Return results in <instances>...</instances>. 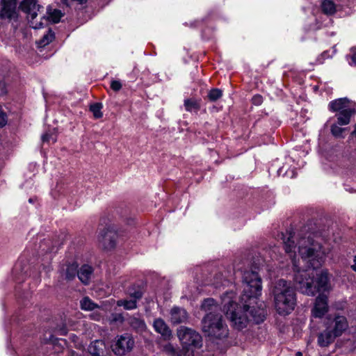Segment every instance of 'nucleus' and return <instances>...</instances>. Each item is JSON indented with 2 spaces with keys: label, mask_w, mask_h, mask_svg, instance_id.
Instances as JSON below:
<instances>
[{
  "label": "nucleus",
  "mask_w": 356,
  "mask_h": 356,
  "mask_svg": "<svg viewBox=\"0 0 356 356\" xmlns=\"http://www.w3.org/2000/svg\"><path fill=\"white\" fill-rule=\"evenodd\" d=\"M124 317L121 314H113L110 317L111 323H122Z\"/></svg>",
  "instance_id": "7c9ffc66"
},
{
  "label": "nucleus",
  "mask_w": 356,
  "mask_h": 356,
  "mask_svg": "<svg viewBox=\"0 0 356 356\" xmlns=\"http://www.w3.org/2000/svg\"><path fill=\"white\" fill-rule=\"evenodd\" d=\"M272 295L275 309L280 315L286 316L294 310L296 294L290 282L282 279L277 280L272 289Z\"/></svg>",
  "instance_id": "7ed1b4c3"
},
{
  "label": "nucleus",
  "mask_w": 356,
  "mask_h": 356,
  "mask_svg": "<svg viewBox=\"0 0 356 356\" xmlns=\"http://www.w3.org/2000/svg\"><path fill=\"white\" fill-rule=\"evenodd\" d=\"M177 335L184 356H194L195 351L201 348L202 346V337L195 330L180 326L177 330Z\"/></svg>",
  "instance_id": "20e7f679"
},
{
  "label": "nucleus",
  "mask_w": 356,
  "mask_h": 356,
  "mask_svg": "<svg viewBox=\"0 0 356 356\" xmlns=\"http://www.w3.org/2000/svg\"><path fill=\"white\" fill-rule=\"evenodd\" d=\"M42 140L43 142H50V141H52L53 143H54V142H56V138L55 136H53V134L46 133V134L42 135Z\"/></svg>",
  "instance_id": "473e14b6"
},
{
  "label": "nucleus",
  "mask_w": 356,
  "mask_h": 356,
  "mask_svg": "<svg viewBox=\"0 0 356 356\" xmlns=\"http://www.w3.org/2000/svg\"><path fill=\"white\" fill-rule=\"evenodd\" d=\"M350 64L356 66V50L353 52Z\"/></svg>",
  "instance_id": "58836bf2"
},
{
  "label": "nucleus",
  "mask_w": 356,
  "mask_h": 356,
  "mask_svg": "<svg viewBox=\"0 0 356 356\" xmlns=\"http://www.w3.org/2000/svg\"><path fill=\"white\" fill-rule=\"evenodd\" d=\"M184 106L188 111H197L200 108V104L195 99H188L184 101Z\"/></svg>",
  "instance_id": "393cba45"
},
{
  "label": "nucleus",
  "mask_w": 356,
  "mask_h": 356,
  "mask_svg": "<svg viewBox=\"0 0 356 356\" xmlns=\"http://www.w3.org/2000/svg\"><path fill=\"white\" fill-rule=\"evenodd\" d=\"M142 289L138 287H133L129 289L128 295L129 299H122L117 301V305L123 307L125 309L131 310L137 307V301L143 296Z\"/></svg>",
  "instance_id": "1a4fd4ad"
},
{
  "label": "nucleus",
  "mask_w": 356,
  "mask_h": 356,
  "mask_svg": "<svg viewBox=\"0 0 356 356\" xmlns=\"http://www.w3.org/2000/svg\"><path fill=\"white\" fill-rule=\"evenodd\" d=\"M117 233L110 228L101 232L98 236V240L105 249H112L115 246Z\"/></svg>",
  "instance_id": "9b49d317"
},
{
  "label": "nucleus",
  "mask_w": 356,
  "mask_h": 356,
  "mask_svg": "<svg viewBox=\"0 0 356 356\" xmlns=\"http://www.w3.org/2000/svg\"><path fill=\"white\" fill-rule=\"evenodd\" d=\"M8 121L7 115L3 111L1 108H0V127H4Z\"/></svg>",
  "instance_id": "2f4dec72"
},
{
  "label": "nucleus",
  "mask_w": 356,
  "mask_h": 356,
  "mask_svg": "<svg viewBox=\"0 0 356 356\" xmlns=\"http://www.w3.org/2000/svg\"><path fill=\"white\" fill-rule=\"evenodd\" d=\"M86 1L87 0H61L63 3L65 4L66 6H70L73 3H83Z\"/></svg>",
  "instance_id": "f704fd0d"
},
{
  "label": "nucleus",
  "mask_w": 356,
  "mask_h": 356,
  "mask_svg": "<svg viewBox=\"0 0 356 356\" xmlns=\"http://www.w3.org/2000/svg\"><path fill=\"white\" fill-rule=\"evenodd\" d=\"M92 272L93 269L90 266L84 264L79 270H78L77 276L83 284H88L90 282Z\"/></svg>",
  "instance_id": "f3484780"
},
{
  "label": "nucleus",
  "mask_w": 356,
  "mask_h": 356,
  "mask_svg": "<svg viewBox=\"0 0 356 356\" xmlns=\"http://www.w3.org/2000/svg\"><path fill=\"white\" fill-rule=\"evenodd\" d=\"M54 249H55V248H54V247H52L50 250H49V252L50 253H51V252H55V250H54Z\"/></svg>",
  "instance_id": "37998d69"
},
{
  "label": "nucleus",
  "mask_w": 356,
  "mask_h": 356,
  "mask_svg": "<svg viewBox=\"0 0 356 356\" xmlns=\"http://www.w3.org/2000/svg\"><path fill=\"white\" fill-rule=\"evenodd\" d=\"M153 327L156 332L161 334L163 340L169 341L172 338V332L163 319L161 318L154 319Z\"/></svg>",
  "instance_id": "f8f14e48"
},
{
  "label": "nucleus",
  "mask_w": 356,
  "mask_h": 356,
  "mask_svg": "<svg viewBox=\"0 0 356 356\" xmlns=\"http://www.w3.org/2000/svg\"><path fill=\"white\" fill-rule=\"evenodd\" d=\"M355 113V108H348L346 111L339 112L336 114L337 123L341 126L347 125L350 122L351 117Z\"/></svg>",
  "instance_id": "6ab92c4d"
},
{
  "label": "nucleus",
  "mask_w": 356,
  "mask_h": 356,
  "mask_svg": "<svg viewBox=\"0 0 356 356\" xmlns=\"http://www.w3.org/2000/svg\"><path fill=\"white\" fill-rule=\"evenodd\" d=\"M325 325L336 337H340L348 327L346 318L339 315L329 318Z\"/></svg>",
  "instance_id": "6e6552de"
},
{
  "label": "nucleus",
  "mask_w": 356,
  "mask_h": 356,
  "mask_svg": "<svg viewBox=\"0 0 356 356\" xmlns=\"http://www.w3.org/2000/svg\"><path fill=\"white\" fill-rule=\"evenodd\" d=\"M202 331L208 336L216 339L225 338L228 336L227 326L224 323L222 316L219 314H207L202 320Z\"/></svg>",
  "instance_id": "39448f33"
},
{
  "label": "nucleus",
  "mask_w": 356,
  "mask_h": 356,
  "mask_svg": "<svg viewBox=\"0 0 356 356\" xmlns=\"http://www.w3.org/2000/svg\"><path fill=\"white\" fill-rule=\"evenodd\" d=\"M202 309L205 312H207V314L211 312L213 314H217L218 305L216 304V302L213 298H207L202 302Z\"/></svg>",
  "instance_id": "4be33fe9"
},
{
  "label": "nucleus",
  "mask_w": 356,
  "mask_h": 356,
  "mask_svg": "<svg viewBox=\"0 0 356 356\" xmlns=\"http://www.w3.org/2000/svg\"><path fill=\"white\" fill-rule=\"evenodd\" d=\"M243 293L240 300L243 307L233 300L234 293L227 292L222 297V303L226 316L237 330L246 327L248 321L255 323L263 322L266 316L264 302H259L261 295L262 281L255 270H245L242 274Z\"/></svg>",
  "instance_id": "f03ea898"
},
{
  "label": "nucleus",
  "mask_w": 356,
  "mask_h": 356,
  "mask_svg": "<svg viewBox=\"0 0 356 356\" xmlns=\"http://www.w3.org/2000/svg\"><path fill=\"white\" fill-rule=\"evenodd\" d=\"M134 339L128 333L118 335L113 341L111 348L113 353L118 356H122L131 351L134 346Z\"/></svg>",
  "instance_id": "423d86ee"
},
{
  "label": "nucleus",
  "mask_w": 356,
  "mask_h": 356,
  "mask_svg": "<svg viewBox=\"0 0 356 356\" xmlns=\"http://www.w3.org/2000/svg\"><path fill=\"white\" fill-rule=\"evenodd\" d=\"M350 0H338L339 2L341 3V6H348Z\"/></svg>",
  "instance_id": "ea45409f"
},
{
  "label": "nucleus",
  "mask_w": 356,
  "mask_h": 356,
  "mask_svg": "<svg viewBox=\"0 0 356 356\" xmlns=\"http://www.w3.org/2000/svg\"><path fill=\"white\" fill-rule=\"evenodd\" d=\"M81 307L83 310H92L97 307V305L95 304L89 298L86 297L83 298L80 302Z\"/></svg>",
  "instance_id": "a878e982"
},
{
  "label": "nucleus",
  "mask_w": 356,
  "mask_h": 356,
  "mask_svg": "<svg viewBox=\"0 0 356 356\" xmlns=\"http://www.w3.org/2000/svg\"><path fill=\"white\" fill-rule=\"evenodd\" d=\"M45 269H46L47 272H49L51 270V268L49 266L45 267Z\"/></svg>",
  "instance_id": "a18cd8bd"
},
{
  "label": "nucleus",
  "mask_w": 356,
  "mask_h": 356,
  "mask_svg": "<svg viewBox=\"0 0 356 356\" xmlns=\"http://www.w3.org/2000/svg\"><path fill=\"white\" fill-rule=\"evenodd\" d=\"M341 125L337 124H334L331 126L330 131L332 134L336 138H343V133L346 130V128H341Z\"/></svg>",
  "instance_id": "cd10ccee"
},
{
  "label": "nucleus",
  "mask_w": 356,
  "mask_h": 356,
  "mask_svg": "<svg viewBox=\"0 0 356 356\" xmlns=\"http://www.w3.org/2000/svg\"><path fill=\"white\" fill-rule=\"evenodd\" d=\"M129 323L134 329L138 331H143L146 327V325L144 321L138 318H131Z\"/></svg>",
  "instance_id": "b1692460"
},
{
  "label": "nucleus",
  "mask_w": 356,
  "mask_h": 356,
  "mask_svg": "<svg viewBox=\"0 0 356 356\" xmlns=\"http://www.w3.org/2000/svg\"><path fill=\"white\" fill-rule=\"evenodd\" d=\"M296 356H302V353H301V352H297V353H296Z\"/></svg>",
  "instance_id": "c03bdc74"
},
{
  "label": "nucleus",
  "mask_w": 356,
  "mask_h": 356,
  "mask_svg": "<svg viewBox=\"0 0 356 356\" xmlns=\"http://www.w3.org/2000/svg\"><path fill=\"white\" fill-rule=\"evenodd\" d=\"M166 350H169L172 352V356H181L180 354L179 353H177L176 351V350L171 346V345H168L165 347Z\"/></svg>",
  "instance_id": "4c0bfd02"
},
{
  "label": "nucleus",
  "mask_w": 356,
  "mask_h": 356,
  "mask_svg": "<svg viewBox=\"0 0 356 356\" xmlns=\"http://www.w3.org/2000/svg\"><path fill=\"white\" fill-rule=\"evenodd\" d=\"M252 102L255 105H260L262 102V97L260 95H255L252 98Z\"/></svg>",
  "instance_id": "e433bc0d"
},
{
  "label": "nucleus",
  "mask_w": 356,
  "mask_h": 356,
  "mask_svg": "<svg viewBox=\"0 0 356 356\" xmlns=\"http://www.w3.org/2000/svg\"><path fill=\"white\" fill-rule=\"evenodd\" d=\"M111 88L114 91H118L122 88V83L119 81L113 80L111 83Z\"/></svg>",
  "instance_id": "72a5a7b5"
},
{
  "label": "nucleus",
  "mask_w": 356,
  "mask_h": 356,
  "mask_svg": "<svg viewBox=\"0 0 356 356\" xmlns=\"http://www.w3.org/2000/svg\"><path fill=\"white\" fill-rule=\"evenodd\" d=\"M170 314V322L174 325L186 323L188 317L187 312L184 309L179 307H172Z\"/></svg>",
  "instance_id": "ddd939ff"
},
{
  "label": "nucleus",
  "mask_w": 356,
  "mask_h": 356,
  "mask_svg": "<svg viewBox=\"0 0 356 356\" xmlns=\"http://www.w3.org/2000/svg\"><path fill=\"white\" fill-rule=\"evenodd\" d=\"M47 17L43 16L41 19L44 21L45 23H47L48 21H50L53 23H58L60 22V18L63 17V13L60 10L57 9H52L49 6L47 8Z\"/></svg>",
  "instance_id": "aec40b11"
},
{
  "label": "nucleus",
  "mask_w": 356,
  "mask_h": 356,
  "mask_svg": "<svg viewBox=\"0 0 356 356\" xmlns=\"http://www.w3.org/2000/svg\"><path fill=\"white\" fill-rule=\"evenodd\" d=\"M353 261L354 264L351 266V268L354 271H356V255L354 257Z\"/></svg>",
  "instance_id": "a19ab883"
},
{
  "label": "nucleus",
  "mask_w": 356,
  "mask_h": 356,
  "mask_svg": "<svg viewBox=\"0 0 356 356\" xmlns=\"http://www.w3.org/2000/svg\"><path fill=\"white\" fill-rule=\"evenodd\" d=\"M351 135L355 136L356 137V124L355 125V129L351 133Z\"/></svg>",
  "instance_id": "79ce46f5"
},
{
  "label": "nucleus",
  "mask_w": 356,
  "mask_h": 356,
  "mask_svg": "<svg viewBox=\"0 0 356 356\" xmlns=\"http://www.w3.org/2000/svg\"><path fill=\"white\" fill-rule=\"evenodd\" d=\"M90 318L95 321H99L102 316V314L98 312H94L90 315Z\"/></svg>",
  "instance_id": "c9c22d12"
},
{
  "label": "nucleus",
  "mask_w": 356,
  "mask_h": 356,
  "mask_svg": "<svg viewBox=\"0 0 356 356\" xmlns=\"http://www.w3.org/2000/svg\"><path fill=\"white\" fill-rule=\"evenodd\" d=\"M19 7L23 12L27 14L31 27L35 29H39L43 27L44 22L42 20L39 22L35 21L38 15V12L42 8L37 3L36 0H22Z\"/></svg>",
  "instance_id": "0eeeda50"
},
{
  "label": "nucleus",
  "mask_w": 356,
  "mask_h": 356,
  "mask_svg": "<svg viewBox=\"0 0 356 356\" xmlns=\"http://www.w3.org/2000/svg\"><path fill=\"white\" fill-rule=\"evenodd\" d=\"M2 8L1 16L3 18L10 19L14 17L16 14L17 1L16 0H1Z\"/></svg>",
  "instance_id": "4468645a"
},
{
  "label": "nucleus",
  "mask_w": 356,
  "mask_h": 356,
  "mask_svg": "<svg viewBox=\"0 0 356 356\" xmlns=\"http://www.w3.org/2000/svg\"><path fill=\"white\" fill-rule=\"evenodd\" d=\"M321 8L323 12L326 15H332L335 13L337 9V6L334 3L333 1L330 0H324L322 2Z\"/></svg>",
  "instance_id": "5701e85b"
},
{
  "label": "nucleus",
  "mask_w": 356,
  "mask_h": 356,
  "mask_svg": "<svg viewBox=\"0 0 356 356\" xmlns=\"http://www.w3.org/2000/svg\"><path fill=\"white\" fill-rule=\"evenodd\" d=\"M222 91L219 89L214 88L210 90L208 97L210 101L215 102L222 97Z\"/></svg>",
  "instance_id": "c756f323"
},
{
  "label": "nucleus",
  "mask_w": 356,
  "mask_h": 356,
  "mask_svg": "<svg viewBox=\"0 0 356 356\" xmlns=\"http://www.w3.org/2000/svg\"><path fill=\"white\" fill-rule=\"evenodd\" d=\"M329 309L327 297L323 293H320L316 298L314 305L312 309V316L314 318H321L327 313Z\"/></svg>",
  "instance_id": "9d476101"
},
{
  "label": "nucleus",
  "mask_w": 356,
  "mask_h": 356,
  "mask_svg": "<svg viewBox=\"0 0 356 356\" xmlns=\"http://www.w3.org/2000/svg\"><path fill=\"white\" fill-rule=\"evenodd\" d=\"M280 236L293 264V280L298 289L311 296L328 291L327 271L320 268L328 253L321 233L307 232L304 228L296 234L290 229Z\"/></svg>",
  "instance_id": "f257e3e1"
},
{
  "label": "nucleus",
  "mask_w": 356,
  "mask_h": 356,
  "mask_svg": "<svg viewBox=\"0 0 356 356\" xmlns=\"http://www.w3.org/2000/svg\"><path fill=\"white\" fill-rule=\"evenodd\" d=\"M102 105L100 103H95L90 106V111L92 113L94 117L97 119L102 117V113L101 111Z\"/></svg>",
  "instance_id": "c85d7f7f"
},
{
  "label": "nucleus",
  "mask_w": 356,
  "mask_h": 356,
  "mask_svg": "<svg viewBox=\"0 0 356 356\" xmlns=\"http://www.w3.org/2000/svg\"><path fill=\"white\" fill-rule=\"evenodd\" d=\"M215 284L216 285V287H218V283H215Z\"/></svg>",
  "instance_id": "49530a36"
},
{
  "label": "nucleus",
  "mask_w": 356,
  "mask_h": 356,
  "mask_svg": "<svg viewBox=\"0 0 356 356\" xmlns=\"http://www.w3.org/2000/svg\"><path fill=\"white\" fill-rule=\"evenodd\" d=\"M329 108L333 112H341L348 108H353L350 100L347 98H340L332 101L329 104Z\"/></svg>",
  "instance_id": "dca6fc26"
},
{
  "label": "nucleus",
  "mask_w": 356,
  "mask_h": 356,
  "mask_svg": "<svg viewBox=\"0 0 356 356\" xmlns=\"http://www.w3.org/2000/svg\"><path fill=\"white\" fill-rule=\"evenodd\" d=\"M337 337L327 328L319 334L318 343L321 347H326L332 343Z\"/></svg>",
  "instance_id": "a211bd4d"
},
{
  "label": "nucleus",
  "mask_w": 356,
  "mask_h": 356,
  "mask_svg": "<svg viewBox=\"0 0 356 356\" xmlns=\"http://www.w3.org/2000/svg\"><path fill=\"white\" fill-rule=\"evenodd\" d=\"M88 351L92 356H108L106 346L102 340L92 342L88 347Z\"/></svg>",
  "instance_id": "2eb2a0df"
},
{
  "label": "nucleus",
  "mask_w": 356,
  "mask_h": 356,
  "mask_svg": "<svg viewBox=\"0 0 356 356\" xmlns=\"http://www.w3.org/2000/svg\"><path fill=\"white\" fill-rule=\"evenodd\" d=\"M54 38V33L51 30H49L47 34L44 35L42 38L38 42L39 47H44L49 44Z\"/></svg>",
  "instance_id": "bb28decb"
},
{
  "label": "nucleus",
  "mask_w": 356,
  "mask_h": 356,
  "mask_svg": "<svg viewBox=\"0 0 356 356\" xmlns=\"http://www.w3.org/2000/svg\"><path fill=\"white\" fill-rule=\"evenodd\" d=\"M77 268L78 265L76 262L67 264L65 268L63 269L65 278L67 280H73L77 275Z\"/></svg>",
  "instance_id": "412c9836"
}]
</instances>
